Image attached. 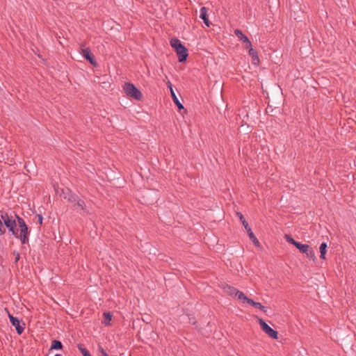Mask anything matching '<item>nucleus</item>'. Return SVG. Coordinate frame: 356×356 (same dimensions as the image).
Masks as SVG:
<instances>
[{"label":"nucleus","instance_id":"nucleus-2","mask_svg":"<svg viewBox=\"0 0 356 356\" xmlns=\"http://www.w3.org/2000/svg\"><path fill=\"white\" fill-rule=\"evenodd\" d=\"M123 90L127 96L136 100H141L143 98L142 92L133 83H126Z\"/></svg>","mask_w":356,"mask_h":356},{"label":"nucleus","instance_id":"nucleus-1","mask_svg":"<svg viewBox=\"0 0 356 356\" xmlns=\"http://www.w3.org/2000/svg\"><path fill=\"white\" fill-rule=\"evenodd\" d=\"M1 218L9 232L17 238H19L22 244L29 241V231L23 218L16 214L9 215L6 212L1 213Z\"/></svg>","mask_w":356,"mask_h":356},{"label":"nucleus","instance_id":"nucleus-6","mask_svg":"<svg viewBox=\"0 0 356 356\" xmlns=\"http://www.w3.org/2000/svg\"><path fill=\"white\" fill-rule=\"evenodd\" d=\"M8 317L11 324L15 327L17 334H21L24 330L25 324L20 325L19 320L8 313Z\"/></svg>","mask_w":356,"mask_h":356},{"label":"nucleus","instance_id":"nucleus-35","mask_svg":"<svg viewBox=\"0 0 356 356\" xmlns=\"http://www.w3.org/2000/svg\"><path fill=\"white\" fill-rule=\"evenodd\" d=\"M58 356H62V355H58Z\"/></svg>","mask_w":356,"mask_h":356},{"label":"nucleus","instance_id":"nucleus-13","mask_svg":"<svg viewBox=\"0 0 356 356\" xmlns=\"http://www.w3.org/2000/svg\"><path fill=\"white\" fill-rule=\"evenodd\" d=\"M249 305L256 307V308H258L259 309H261V311L264 312H266V309L265 307H264L263 305H261V303L259 302H254V300H252V299H250V300H249Z\"/></svg>","mask_w":356,"mask_h":356},{"label":"nucleus","instance_id":"nucleus-11","mask_svg":"<svg viewBox=\"0 0 356 356\" xmlns=\"http://www.w3.org/2000/svg\"><path fill=\"white\" fill-rule=\"evenodd\" d=\"M249 54L252 58V64L258 65L259 63V59L257 56V51L254 49L250 48L249 50Z\"/></svg>","mask_w":356,"mask_h":356},{"label":"nucleus","instance_id":"nucleus-10","mask_svg":"<svg viewBox=\"0 0 356 356\" xmlns=\"http://www.w3.org/2000/svg\"><path fill=\"white\" fill-rule=\"evenodd\" d=\"M200 17L204 21L207 26H209V21L207 17V9L205 7H202L200 9Z\"/></svg>","mask_w":356,"mask_h":356},{"label":"nucleus","instance_id":"nucleus-9","mask_svg":"<svg viewBox=\"0 0 356 356\" xmlns=\"http://www.w3.org/2000/svg\"><path fill=\"white\" fill-rule=\"evenodd\" d=\"M188 51L185 47L179 42V62H182L186 59Z\"/></svg>","mask_w":356,"mask_h":356},{"label":"nucleus","instance_id":"nucleus-27","mask_svg":"<svg viewBox=\"0 0 356 356\" xmlns=\"http://www.w3.org/2000/svg\"><path fill=\"white\" fill-rule=\"evenodd\" d=\"M237 216H238V218H239V219H240L241 222H243V221L245 220L244 217H243V216L242 215V213L238 212V213H237Z\"/></svg>","mask_w":356,"mask_h":356},{"label":"nucleus","instance_id":"nucleus-30","mask_svg":"<svg viewBox=\"0 0 356 356\" xmlns=\"http://www.w3.org/2000/svg\"><path fill=\"white\" fill-rule=\"evenodd\" d=\"M173 101H174L175 104L178 106V102H179L178 97H175V98L173 99Z\"/></svg>","mask_w":356,"mask_h":356},{"label":"nucleus","instance_id":"nucleus-18","mask_svg":"<svg viewBox=\"0 0 356 356\" xmlns=\"http://www.w3.org/2000/svg\"><path fill=\"white\" fill-rule=\"evenodd\" d=\"M170 44L176 51L177 54H178V39L176 38H172L170 41Z\"/></svg>","mask_w":356,"mask_h":356},{"label":"nucleus","instance_id":"nucleus-21","mask_svg":"<svg viewBox=\"0 0 356 356\" xmlns=\"http://www.w3.org/2000/svg\"><path fill=\"white\" fill-rule=\"evenodd\" d=\"M286 241L288 242V243H290L291 244H293V245L296 246V245L298 243V242L296 241L291 236H290L289 235H285L284 236Z\"/></svg>","mask_w":356,"mask_h":356},{"label":"nucleus","instance_id":"nucleus-14","mask_svg":"<svg viewBox=\"0 0 356 356\" xmlns=\"http://www.w3.org/2000/svg\"><path fill=\"white\" fill-rule=\"evenodd\" d=\"M326 249H327V244L325 243H321L320 245L319 250H320V252H321L320 257L323 259H325V258Z\"/></svg>","mask_w":356,"mask_h":356},{"label":"nucleus","instance_id":"nucleus-19","mask_svg":"<svg viewBox=\"0 0 356 356\" xmlns=\"http://www.w3.org/2000/svg\"><path fill=\"white\" fill-rule=\"evenodd\" d=\"M74 205L77 206L81 210H84V208H85V206H86L84 201L82 200H80L79 198L76 201V202L74 204Z\"/></svg>","mask_w":356,"mask_h":356},{"label":"nucleus","instance_id":"nucleus-22","mask_svg":"<svg viewBox=\"0 0 356 356\" xmlns=\"http://www.w3.org/2000/svg\"><path fill=\"white\" fill-rule=\"evenodd\" d=\"M168 87L170 90V92H171V95H172V99L175 98V97H177L175 92H174V90L172 89V84L170 82H168Z\"/></svg>","mask_w":356,"mask_h":356},{"label":"nucleus","instance_id":"nucleus-12","mask_svg":"<svg viewBox=\"0 0 356 356\" xmlns=\"http://www.w3.org/2000/svg\"><path fill=\"white\" fill-rule=\"evenodd\" d=\"M234 33H235V35L237 36V38L243 41V42H245L247 43L248 44L250 45V40L249 39L242 33L241 31L238 30V29H236L234 31Z\"/></svg>","mask_w":356,"mask_h":356},{"label":"nucleus","instance_id":"nucleus-34","mask_svg":"<svg viewBox=\"0 0 356 356\" xmlns=\"http://www.w3.org/2000/svg\"><path fill=\"white\" fill-rule=\"evenodd\" d=\"M55 356H58V354L56 355Z\"/></svg>","mask_w":356,"mask_h":356},{"label":"nucleus","instance_id":"nucleus-28","mask_svg":"<svg viewBox=\"0 0 356 356\" xmlns=\"http://www.w3.org/2000/svg\"><path fill=\"white\" fill-rule=\"evenodd\" d=\"M242 224H243V225L244 226V227H245V230H246V231H248V228H250V227H249L248 223V222H247L246 220L243 221V222H242Z\"/></svg>","mask_w":356,"mask_h":356},{"label":"nucleus","instance_id":"nucleus-24","mask_svg":"<svg viewBox=\"0 0 356 356\" xmlns=\"http://www.w3.org/2000/svg\"><path fill=\"white\" fill-rule=\"evenodd\" d=\"M6 229L3 228V222L1 220H0V234L2 235L5 234Z\"/></svg>","mask_w":356,"mask_h":356},{"label":"nucleus","instance_id":"nucleus-16","mask_svg":"<svg viewBox=\"0 0 356 356\" xmlns=\"http://www.w3.org/2000/svg\"><path fill=\"white\" fill-rule=\"evenodd\" d=\"M63 345L62 343L60 341L58 340H54L51 343V349H62Z\"/></svg>","mask_w":356,"mask_h":356},{"label":"nucleus","instance_id":"nucleus-23","mask_svg":"<svg viewBox=\"0 0 356 356\" xmlns=\"http://www.w3.org/2000/svg\"><path fill=\"white\" fill-rule=\"evenodd\" d=\"M250 238L252 240L254 238H255L256 236H254V234H253V232H252L251 229L250 228H248V231H246Z\"/></svg>","mask_w":356,"mask_h":356},{"label":"nucleus","instance_id":"nucleus-31","mask_svg":"<svg viewBox=\"0 0 356 356\" xmlns=\"http://www.w3.org/2000/svg\"><path fill=\"white\" fill-rule=\"evenodd\" d=\"M101 352L103 356H108V354L104 351L103 348L101 349Z\"/></svg>","mask_w":356,"mask_h":356},{"label":"nucleus","instance_id":"nucleus-5","mask_svg":"<svg viewBox=\"0 0 356 356\" xmlns=\"http://www.w3.org/2000/svg\"><path fill=\"white\" fill-rule=\"evenodd\" d=\"M81 54L83 56L90 62L94 66H97V62L95 59L94 56L91 53L89 48H86L83 44H81Z\"/></svg>","mask_w":356,"mask_h":356},{"label":"nucleus","instance_id":"nucleus-20","mask_svg":"<svg viewBox=\"0 0 356 356\" xmlns=\"http://www.w3.org/2000/svg\"><path fill=\"white\" fill-rule=\"evenodd\" d=\"M78 200H79V197L76 195L70 194V195H69V196L67 197V200L71 203L75 204Z\"/></svg>","mask_w":356,"mask_h":356},{"label":"nucleus","instance_id":"nucleus-4","mask_svg":"<svg viewBox=\"0 0 356 356\" xmlns=\"http://www.w3.org/2000/svg\"><path fill=\"white\" fill-rule=\"evenodd\" d=\"M301 252L306 254V256L314 261L316 259V255L313 250L309 247V245L301 244L298 243L296 246Z\"/></svg>","mask_w":356,"mask_h":356},{"label":"nucleus","instance_id":"nucleus-32","mask_svg":"<svg viewBox=\"0 0 356 356\" xmlns=\"http://www.w3.org/2000/svg\"><path fill=\"white\" fill-rule=\"evenodd\" d=\"M245 44H245V47H246L247 49H250V48H252V47H251L252 44H251V42H250V45H249V44H248L247 43H245Z\"/></svg>","mask_w":356,"mask_h":356},{"label":"nucleus","instance_id":"nucleus-15","mask_svg":"<svg viewBox=\"0 0 356 356\" xmlns=\"http://www.w3.org/2000/svg\"><path fill=\"white\" fill-rule=\"evenodd\" d=\"M78 349L82 353L83 356H91L90 352L81 343L77 345Z\"/></svg>","mask_w":356,"mask_h":356},{"label":"nucleus","instance_id":"nucleus-3","mask_svg":"<svg viewBox=\"0 0 356 356\" xmlns=\"http://www.w3.org/2000/svg\"><path fill=\"white\" fill-rule=\"evenodd\" d=\"M262 330L273 339H277V332L269 327L267 323L260 318H257Z\"/></svg>","mask_w":356,"mask_h":356},{"label":"nucleus","instance_id":"nucleus-8","mask_svg":"<svg viewBox=\"0 0 356 356\" xmlns=\"http://www.w3.org/2000/svg\"><path fill=\"white\" fill-rule=\"evenodd\" d=\"M222 289L225 293H226L227 294H228L229 296H230L233 298L235 297V294L238 291V289H236V288H234L233 286H229V285L223 286Z\"/></svg>","mask_w":356,"mask_h":356},{"label":"nucleus","instance_id":"nucleus-7","mask_svg":"<svg viewBox=\"0 0 356 356\" xmlns=\"http://www.w3.org/2000/svg\"><path fill=\"white\" fill-rule=\"evenodd\" d=\"M235 298H236L238 300H239L242 303H249V300H250V298H248L242 291H237V292L235 294Z\"/></svg>","mask_w":356,"mask_h":356},{"label":"nucleus","instance_id":"nucleus-26","mask_svg":"<svg viewBox=\"0 0 356 356\" xmlns=\"http://www.w3.org/2000/svg\"><path fill=\"white\" fill-rule=\"evenodd\" d=\"M252 241L253 242V243H254L255 245H257V246H258V247H259V246H260V243H259V242L258 239H257L256 237H255V238H254L253 239H252Z\"/></svg>","mask_w":356,"mask_h":356},{"label":"nucleus","instance_id":"nucleus-17","mask_svg":"<svg viewBox=\"0 0 356 356\" xmlns=\"http://www.w3.org/2000/svg\"><path fill=\"white\" fill-rule=\"evenodd\" d=\"M104 324L106 325H109L110 321L112 319V314L110 312H104Z\"/></svg>","mask_w":356,"mask_h":356},{"label":"nucleus","instance_id":"nucleus-33","mask_svg":"<svg viewBox=\"0 0 356 356\" xmlns=\"http://www.w3.org/2000/svg\"><path fill=\"white\" fill-rule=\"evenodd\" d=\"M181 109H184V106H182L181 104L179 103V111Z\"/></svg>","mask_w":356,"mask_h":356},{"label":"nucleus","instance_id":"nucleus-29","mask_svg":"<svg viewBox=\"0 0 356 356\" xmlns=\"http://www.w3.org/2000/svg\"><path fill=\"white\" fill-rule=\"evenodd\" d=\"M37 217H38V222H39V224H40V225H41V224L42 223V220H43V218H42V215L38 214V215L37 216Z\"/></svg>","mask_w":356,"mask_h":356},{"label":"nucleus","instance_id":"nucleus-25","mask_svg":"<svg viewBox=\"0 0 356 356\" xmlns=\"http://www.w3.org/2000/svg\"><path fill=\"white\" fill-rule=\"evenodd\" d=\"M14 254H15V263L17 264L18 262V261L19 260V258H20V255H19V253L18 252H14Z\"/></svg>","mask_w":356,"mask_h":356}]
</instances>
